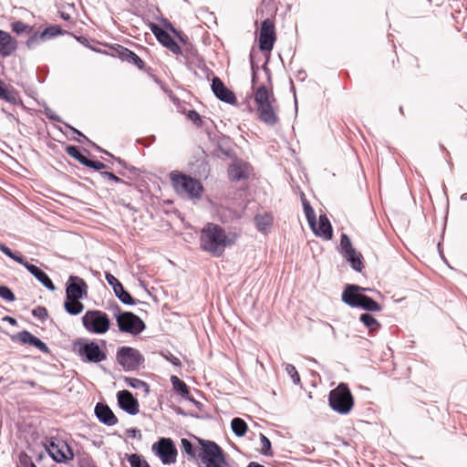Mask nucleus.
<instances>
[{"mask_svg": "<svg viewBox=\"0 0 467 467\" xmlns=\"http://www.w3.org/2000/svg\"><path fill=\"white\" fill-rule=\"evenodd\" d=\"M0 251L10 259L25 266V268L47 289L49 291L56 290V286L47 274L38 266L28 263L20 252H13L9 247L2 243H0Z\"/></svg>", "mask_w": 467, "mask_h": 467, "instance_id": "4", "label": "nucleus"}, {"mask_svg": "<svg viewBox=\"0 0 467 467\" xmlns=\"http://www.w3.org/2000/svg\"><path fill=\"white\" fill-rule=\"evenodd\" d=\"M128 461L131 467H150V465L141 458V456L133 453L127 454Z\"/></svg>", "mask_w": 467, "mask_h": 467, "instance_id": "42", "label": "nucleus"}, {"mask_svg": "<svg viewBox=\"0 0 467 467\" xmlns=\"http://www.w3.org/2000/svg\"><path fill=\"white\" fill-rule=\"evenodd\" d=\"M273 217L269 213L257 214L254 217V223L259 232H264L272 224Z\"/></svg>", "mask_w": 467, "mask_h": 467, "instance_id": "31", "label": "nucleus"}, {"mask_svg": "<svg viewBox=\"0 0 467 467\" xmlns=\"http://www.w3.org/2000/svg\"><path fill=\"white\" fill-rule=\"evenodd\" d=\"M303 208L305 212L306 218L308 222L309 226H314L316 213L310 203L306 200L302 199Z\"/></svg>", "mask_w": 467, "mask_h": 467, "instance_id": "41", "label": "nucleus"}, {"mask_svg": "<svg viewBox=\"0 0 467 467\" xmlns=\"http://www.w3.org/2000/svg\"><path fill=\"white\" fill-rule=\"evenodd\" d=\"M81 319L83 327L91 334L103 335L110 327L109 316L101 310H88Z\"/></svg>", "mask_w": 467, "mask_h": 467, "instance_id": "8", "label": "nucleus"}, {"mask_svg": "<svg viewBox=\"0 0 467 467\" xmlns=\"http://www.w3.org/2000/svg\"><path fill=\"white\" fill-rule=\"evenodd\" d=\"M0 99L14 105L21 102L18 92L13 87L6 86L2 80H0Z\"/></svg>", "mask_w": 467, "mask_h": 467, "instance_id": "24", "label": "nucleus"}, {"mask_svg": "<svg viewBox=\"0 0 467 467\" xmlns=\"http://www.w3.org/2000/svg\"><path fill=\"white\" fill-rule=\"evenodd\" d=\"M156 39L171 53L177 56H181L183 58L184 63H188L189 57L187 54V49L183 51L179 44L166 30L163 29L156 37Z\"/></svg>", "mask_w": 467, "mask_h": 467, "instance_id": "18", "label": "nucleus"}, {"mask_svg": "<svg viewBox=\"0 0 467 467\" xmlns=\"http://www.w3.org/2000/svg\"><path fill=\"white\" fill-rule=\"evenodd\" d=\"M116 162H118L121 167H123L124 169L130 171L131 173L133 174H136L137 172V168L133 167V166H130L125 161L121 160L120 158L119 157H111Z\"/></svg>", "mask_w": 467, "mask_h": 467, "instance_id": "56", "label": "nucleus"}, {"mask_svg": "<svg viewBox=\"0 0 467 467\" xmlns=\"http://www.w3.org/2000/svg\"><path fill=\"white\" fill-rule=\"evenodd\" d=\"M182 451L192 458L196 456V448L194 444L186 438L182 439Z\"/></svg>", "mask_w": 467, "mask_h": 467, "instance_id": "45", "label": "nucleus"}, {"mask_svg": "<svg viewBox=\"0 0 467 467\" xmlns=\"http://www.w3.org/2000/svg\"><path fill=\"white\" fill-rule=\"evenodd\" d=\"M88 286L84 279L77 275H69L66 283V296L68 298L83 299L88 296Z\"/></svg>", "mask_w": 467, "mask_h": 467, "instance_id": "14", "label": "nucleus"}, {"mask_svg": "<svg viewBox=\"0 0 467 467\" xmlns=\"http://www.w3.org/2000/svg\"><path fill=\"white\" fill-rule=\"evenodd\" d=\"M151 450L163 464H171L176 461L177 449L171 438H160L158 441L153 443Z\"/></svg>", "mask_w": 467, "mask_h": 467, "instance_id": "11", "label": "nucleus"}, {"mask_svg": "<svg viewBox=\"0 0 467 467\" xmlns=\"http://www.w3.org/2000/svg\"><path fill=\"white\" fill-rule=\"evenodd\" d=\"M29 37L26 42V46L28 49H35L36 47L40 45L41 42H44V38L41 36L40 31H33L29 34Z\"/></svg>", "mask_w": 467, "mask_h": 467, "instance_id": "38", "label": "nucleus"}, {"mask_svg": "<svg viewBox=\"0 0 467 467\" xmlns=\"http://www.w3.org/2000/svg\"><path fill=\"white\" fill-rule=\"evenodd\" d=\"M117 401L119 407L130 415L134 416L140 411L138 400L129 390H119L117 393Z\"/></svg>", "mask_w": 467, "mask_h": 467, "instance_id": "16", "label": "nucleus"}, {"mask_svg": "<svg viewBox=\"0 0 467 467\" xmlns=\"http://www.w3.org/2000/svg\"><path fill=\"white\" fill-rule=\"evenodd\" d=\"M0 297L7 302H13L16 300L14 292L6 285H0Z\"/></svg>", "mask_w": 467, "mask_h": 467, "instance_id": "46", "label": "nucleus"}, {"mask_svg": "<svg viewBox=\"0 0 467 467\" xmlns=\"http://www.w3.org/2000/svg\"><path fill=\"white\" fill-rule=\"evenodd\" d=\"M129 437L135 438V439H141V433L140 431L136 428H130L126 431Z\"/></svg>", "mask_w": 467, "mask_h": 467, "instance_id": "59", "label": "nucleus"}, {"mask_svg": "<svg viewBox=\"0 0 467 467\" xmlns=\"http://www.w3.org/2000/svg\"><path fill=\"white\" fill-rule=\"evenodd\" d=\"M259 437L262 443L261 453L265 456H273L270 440L263 433H260Z\"/></svg>", "mask_w": 467, "mask_h": 467, "instance_id": "43", "label": "nucleus"}, {"mask_svg": "<svg viewBox=\"0 0 467 467\" xmlns=\"http://www.w3.org/2000/svg\"><path fill=\"white\" fill-rule=\"evenodd\" d=\"M45 115L47 119H51V120H54V121H57V122H61V119L58 115H57L52 109L47 108L45 109Z\"/></svg>", "mask_w": 467, "mask_h": 467, "instance_id": "57", "label": "nucleus"}, {"mask_svg": "<svg viewBox=\"0 0 467 467\" xmlns=\"http://www.w3.org/2000/svg\"><path fill=\"white\" fill-rule=\"evenodd\" d=\"M229 176L234 182H240L242 180L247 179V172L240 166H234L229 170Z\"/></svg>", "mask_w": 467, "mask_h": 467, "instance_id": "39", "label": "nucleus"}, {"mask_svg": "<svg viewBox=\"0 0 467 467\" xmlns=\"http://www.w3.org/2000/svg\"><path fill=\"white\" fill-rule=\"evenodd\" d=\"M47 451L50 458L57 463H65L74 459V452L72 448L65 441L56 443L50 441Z\"/></svg>", "mask_w": 467, "mask_h": 467, "instance_id": "13", "label": "nucleus"}, {"mask_svg": "<svg viewBox=\"0 0 467 467\" xmlns=\"http://www.w3.org/2000/svg\"><path fill=\"white\" fill-rule=\"evenodd\" d=\"M250 65L252 74H256L257 70L259 69V66L254 63L253 54H250Z\"/></svg>", "mask_w": 467, "mask_h": 467, "instance_id": "64", "label": "nucleus"}, {"mask_svg": "<svg viewBox=\"0 0 467 467\" xmlns=\"http://www.w3.org/2000/svg\"><path fill=\"white\" fill-rule=\"evenodd\" d=\"M149 27L151 30V32L153 33V35L155 36V37H157L159 36V34L163 30V28H161L159 25H157L153 22L149 23Z\"/></svg>", "mask_w": 467, "mask_h": 467, "instance_id": "61", "label": "nucleus"}, {"mask_svg": "<svg viewBox=\"0 0 467 467\" xmlns=\"http://www.w3.org/2000/svg\"><path fill=\"white\" fill-rule=\"evenodd\" d=\"M65 151L73 159L78 161L82 165L84 164V161H86L87 157L83 155L79 149L75 145H67L65 148Z\"/></svg>", "mask_w": 467, "mask_h": 467, "instance_id": "40", "label": "nucleus"}, {"mask_svg": "<svg viewBox=\"0 0 467 467\" xmlns=\"http://www.w3.org/2000/svg\"><path fill=\"white\" fill-rule=\"evenodd\" d=\"M161 23L165 28L164 30H166V31L169 30L172 34L177 33V29L172 26V24L168 19L162 18Z\"/></svg>", "mask_w": 467, "mask_h": 467, "instance_id": "60", "label": "nucleus"}, {"mask_svg": "<svg viewBox=\"0 0 467 467\" xmlns=\"http://www.w3.org/2000/svg\"><path fill=\"white\" fill-rule=\"evenodd\" d=\"M74 350L83 362L99 363L107 358L106 351L97 342L88 338L76 340Z\"/></svg>", "mask_w": 467, "mask_h": 467, "instance_id": "7", "label": "nucleus"}, {"mask_svg": "<svg viewBox=\"0 0 467 467\" xmlns=\"http://www.w3.org/2000/svg\"><path fill=\"white\" fill-rule=\"evenodd\" d=\"M231 428L233 432L237 437H243L247 432L248 427L246 422L241 418H234L231 421Z\"/></svg>", "mask_w": 467, "mask_h": 467, "instance_id": "30", "label": "nucleus"}, {"mask_svg": "<svg viewBox=\"0 0 467 467\" xmlns=\"http://www.w3.org/2000/svg\"><path fill=\"white\" fill-rule=\"evenodd\" d=\"M18 461L21 467H30L35 464L32 458L25 451L19 453Z\"/></svg>", "mask_w": 467, "mask_h": 467, "instance_id": "51", "label": "nucleus"}, {"mask_svg": "<svg viewBox=\"0 0 467 467\" xmlns=\"http://www.w3.org/2000/svg\"><path fill=\"white\" fill-rule=\"evenodd\" d=\"M83 165L86 167H88L90 169H93L95 171H102V170H105L107 168V165L104 164L103 162H101L99 161H92L88 158L86 159V161H84Z\"/></svg>", "mask_w": 467, "mask_h": 467, "instance_id": "49", "label": "nucleus"}, {"mask_svg": "<svg viewBox=\"0 0 467 467\" xmlns=\"http://www.w3.org/2000/svg\"><path fill=\"white\" fill-rule=\"evenodd\" d=\"M276 40L275 23L270 18L262 21L258 45L261 51L271 52Z\"/></svg>", "mask_w": 467, "mask_h": 467, "instance_id": "12", "label": "nucleus"}, {"mask_svg": "<svg viewBox=\"0 0 467 467\" xmlns=\"http://www.w3.org/2000/svg\"><path fill=\"white\" fill-rule=\"evenodd\" d=\"M81 299L68 298L66 296L64 301V308L66 312L71 316H78L84 310V305L80 302Z\"/></svg>", "mask_w": 467, "mask_h": 467, "instance_id": "25", "label": "nucleus"}, {"mask_svg": "<svg viewBox=\"0 0 467 467\" xmlns=\"http://www.w3.org/2000/svg\"><path fill=\"white\" fill-rule=\"evenodd\" d=\"M187 117H188L189 119H191L197 126H201L202 125L201 116H200V114L196 110H194V109L189 110L188 113H187Z\"/></svg>", "mask_w": 467, "mask_h": 467, "instance_id": "55", "label": "nucleus"}, {"mask_svg": "<svg viewBox=\"0 0 467 467\" xmlns=\"http://www.w3.org/2000/svg\"><path fill=\"white\" fill-rule=\"evenodd\" d=\"M171 382L172 384L173 389L182 398H185L190 393L186 383L180 379L177 376H171Z\"/></svg>", "mask_w": 467, "mask_h": 467, "instance_id": "32", "label": "nucleus"}, {"mask_svg": "<svg viewBox=\"0 0 467 467\" xmlns=\"http://www.w3.org/2000/svg\"><path fill=\"white\" fill-rule=\"evenodd\" d=\"M99 176L102 177L103 179H107L112 182H115V183H124V184H127L126 182H124L122 179H120L119 177L116 176L114 173L110 172V171H100L99 172Z\"/></svg>", "mask_w": 467, "mask_h": 467, "instance_id": "52", "label": "nucleus"}, {"mask_svg": "<svg viewBox=\"0 0 467 467\" xmlns=\"http://www.w3.org/2000/svg\"><path fill=\"white\" fill-rule=\"evenodd\" d=\"M111 48L114 52V57H119L122 61L133 64L139 69L144 68L145 63L135 52L119 44H116Z\"/></svg>", "mask_w": 467, "mask_h": 467, "instance_id": "19", "label": "nucleus"}, {"mask_svg": "<svg viewBox=\"0 0 467 467\" xmlns=\"http://www.w3.org/2000/svg\"><path fill=\"white\" fill-rule=\"evenodd\" d=\"M212 91L214 96L223 102L230 105H235L236 97L233 91L226 88L224 83L218 77H213L211 84Z\"/></svg>", "mask_w": 467, "mask_h": 467, "instance_id": "17", "label": "nucleus"}, {"mask_svg": "<svg viewBox=\"0 0 467 467\" xmlns=\"http://www.w3.org/2000/svg\"><path fill=\"white\" fill-rule=\"evenodd\" d=\"M343 256L349 263L353 270L361 272L364 268L363 256L359 252L354 251V254L348 253Z\"/></svg>", "mask_w": 467, "mask_h": 467, "instance_id": "27", "label": "nucleus"}, {"mask_svg": "<svg viewBox=\"0 0 467 467\" xmlns=\"http://www.w3.org/2000/svg\"><path fill=\"white\" fill-rule=\"evenodd\" d=\"M284 367L285 372L291 378L293 383L295 385H298L300 383V377L296 367L289 363H284Z\"/></svg>", "mask_w": 467, "mask_h": 467, "instance_id": "44", "label": "nucleus"}, {"mask_svg": "<svg viewBox=\"0 0 467 467\" xmlns=\"http://www.w3.org/2000/svg\"><path fill=\"white\" fill-rule=\"evenodd\" d=\"M16 48V40L8 32L0 29V56L3 57H9Z\"/></svg>", "mask_w": 467, "mask_h": 467, "instance_id": "23", "label": "nucleus"}, {"mask_svg": "<svg viewBox=\"0 0 467 467\" xmlns=\"http://www.w3.org/2000/svg\"><path fill=\"white\" fill-rule=\"evenodd\" d=\"M328 403L331 409L342 415L348 414L354 406V398L346 383H339L330 390Z\"/></svg>", "mask_w": 467, "mask_h": 467, "instance_id": "5", "label": "nucleus"}, {"mask_svg": "<svg viewBox=\"0 0 467 467\" xmlns=\"http://www.w3.org/2000/svg\"><path fill=\"white\" fill-rule=\"evenodd\" d=\"M184 399L191 401L198 410H202L203 404L196 400L193 397H192L190 393Z\"/></svg>", "mask_w": 467, "mask_h": 467, "instance_id": "62", "label": "nucleus"}, {"mask_svg": "<svg viewBox=\"0 0 467 467\" xmlns=\"http://www.w3.org/2000/svg\"><path fill=\"white\" fill-rule=\"evenodd\" d=\"M161 355L166 360L170 361L173 366H175V367L182 366L181 360L177 357L172 355L171 352H169V351H167L165 353L162 352Z\"/></svg>", "mask_w": 467, "mask_h": 467, "instance_id": "54", "label": "nucleus"}, {"mask_svg": "<svg viewBox=\"0 0 467 467\" xmlns=\"http://www.w3.org/2000/svg\"><path fill=\"white\" fill-rule=\"evenodd\" d=\"M117 326L121 333L138 336L146 329L144 321L136 314L126 311L120 317H118Z\"/></svg>", "mask_w": 467, "mask_h": 467, "instance_id": "10", "label": "nucleus"}, {"mask_svg": "<svg viewBox=\"0 0 467 467\" xmlns=\"http://www.w3.org/2000/svg\"><path fill=\"white\" fill-rule=\"evenodd\" d=\"M115 296L124 305L127 306H134L138 302L129 291H127L123 285L118 286L116 290L113 291Z\"/></svg>", "mask_w": 467, "mask_h": 467, "instance_id": "28", "label": "nucleus"}, {"mask_svg": "<svg viewBox=\"0 0 467 467\" xmlns=\"http://www.w3.org/2000/svg\"><path fill=\"white\" fill-rule=\"evenodd\" d=\"M11 29L14 33L20 36L22 34H31L34 31V26L25 24L20 20L11 23Z\"/></svg>", "mask_w": 467, "mask_h": 467, "instance_id": "33", "label": "nucleus"}, {"mask_svg": "<svg viewBox=\"0 0 467 467\" xmlns=\"http://www.w3.org/2000/svg\"><path fill=\"white\" fill-rule=\"evenodd\" d=\"M11 340L22 345L34 347L44 354H48L50 352L49 348L45 342L27 330H23L11 336Z\"/></svg>", "mask_w": 467, "mask_h": 467, "instance_id": "15", "label": "nucleus"}, {"mask_svg": "<svg viewBox=\"0 0 467 467\" xmlns=\"http://www.w3.org/2000/svg\"><path fill=\"white\" fill-rule=\"evenodd\" d=\"M64 32L60 26L58 25H51L46 27L43 31H41V36L44 40L51 39L55 36L63 35Z\"/></svg>", "mask_w": 467, "mask_h": 467, "instance_id": "34", "label": "nucleus"}, {"mask_svg": "<svg viewBox=\"0 0 467 467\" xmlns=\"http://www.w3.org/2000/svg\"><path fill=\"white\" fill-rule=\"evenodd\" d=\"M105 278L108 284L112 287L113 291L116 290L118 286H120L122 284L112 274L106 272Z\"/></svg>", "mask_w": 467, "mask_h": 467, "instance_id": "53", "label": "nucleus"}, {"mask_svg": "<svg viewBox=\"0 0 467 467\" xmlns=\"http://www.w3.org/2000/svg\"><path fill=\"white\" fill-rule=\"evenodd\" d=\"M31 314L34 317H36L41 321H45L48 317L47 308L45 306H38L35 307L34 309H32Z\"/></svg>", "mask_w": 467, "mask_h": 467, "instance_id": "47", "label": "nucleus"}, {"mask_svg": "<svg viewBox=\"0 0 467 467\" xmlns=\"http://www.w3.org/2000/svg\"><path fill=\"white\" fill-rule=\"evenodd\" d=\"M364 292L365 287L354 284L347 285L342 293V301L351 307H358L357 303H359Z\"/></svg>", "mask_w": 467, "mask_h": 467, "instance_id": "20", "label": "nucleus"}, {"mask_svg": "<svg viewBox=\"0 0 467 467\" xmlns=\"http://www.w3.org/2000/svg\"><path fill=\"white\" fill-rule=\"evenodd\" d=\"M216 149L224 156H230V148L228 147L230 139L225 136H216Z\"/></svg>", "mask_w": 467, "mask_h": 467, "instance_id": "37", "label": "nucleus"}, {"mask_svg": "<svg viewBox=\"0 0 467 467\" xmlns=\"http://www.w3.org/2000/svg\"><path fill=\"white\" fill-rule=\"evenodd\" d=\"M106 309L112 313L116 321L118 320L119 316H122L125 311L121 310L120 306L115 302H109Z\"/></svg>", "mask_w": 467, "mask_h": 467, "instance_id": "50", "label": "nucleus"}, {"mask_svg": "<svg viewBox=\"0 0 467 467\" xmlns=\"http://www.w3.org/2000/svg\"><path fill=\"white\" fill-rule=\"evenodd\" d=\"M174 36L179 40L180 43L186 46L188 45V36L177 29V33H173Z\"/></svg>", "mask_w": 467, "mask_h": 467, "instance_id": "58", "label": "nucleus"}, {"mask_svg": "<svg viewBox=\"0 0 467 467\" xmlns=\"http://www.w3.org/2000/svg\"><path fill=\"white\" fill-rule=\"evenodd\" d=\"M229 245L225 231L222 226L207 223L200 234V247L214 257H220Z\"/></svg>", "mask_w": 467, "mask_h": 467, "instance_id": "1", "label": "nucleus"}, {"mask_svg": "<svg viewBox=\"0 0 467 467\" xmlns=\"http://www.w3.org/2000/svg\"><path fill=\"white\" fill-rule=\"evenodd\" d=\"M170 177L178 193L186 194L191 199L201 198L203 187L200 181L179 171L171 172Z\"/></svg>", "mask_w": 467, "mask_h": 467, "instance_id": "6", "label": "nucleus"}, {"mask_svg": "<svg viewBox=\"0 0 467 467\" xmlns=\"http://www.w3.org/2000/svg\"><path fill=\"white\" fill-rule=\"evenodd\" d=\"M359 320L364 326L369 330V333L373 334L380 328L379 322L369 313L361 314Z\"/></svg>", "mask_w": 467, "mask_h": 467, "instance_id": "29", "label": "nucleus"}, {"mask_svg": "<svg viewBox=\"0 0 467 467\" xmlns=\"http://www.w3.org/2000/svg\"><path fill=\"white\" fill-rule=\"evenodd\" d=\"M65 126H66V128L69 129L74 134H76L78 136V138L73 139L74 140H76L79 143H83L84 141H86L87 143H92V141L88 138H87L81 131H79L76 128L72 127L71 125H69L67 123H65Z\"/></svg>", "mask_w": 467, "mask_h": 467, "instance_id": "48", "label": "nucleus"}, {"mask_svg": "<svg viewBox=\"0 0 467 467\" xmlns=\"http://www.w3.org/2000/svg\"><path fill=\"white\" fill-rule=\"evenodd\" d=\"M124 382L126 383L127 386H129L132 389H144V391L146 393L149 392V385L141 379H139L136 378L125 377Z\"/></svg>", "mask_w": 467, "mask_h": 467, "instance_id": "35", "label": "nucleus"}, {"mask_svg": "<svg viewBox=\"0 0 467 467\" xmlns=\"http://www.w3.org/2000/svg\"><path fill=\"white\" fill-rule=\"evenodd\" d=\"M198 441L202 447L199 457L205 467H237L226 461L223 450L215 441L203 439Z\"/></svg>", "mask_w": 467, "mask_h": 467, "instance_id": "3", "label": "nucleus"}, {"mask_svg": "<svg viewBox=\"0 0 467 467\" xmlns=\"http://www.w3.org/2000/svg\"><path fill=\"white\" fill-rule=\"evenodd\" d=\"M340 253L345 255L348 253H353L356 249L353 247L350 238L348 234H342L340 236Z\"/></svg>", "mask_w": 467, "mask_h": 467, "instance_id": "36", "label": "nucleus"}, {"mask_svg": "<svg viewBox=\"0 0 467 467\" xmlns=\"http://www.w3.org/2000/svg\"><path fill=\"white\" fill-rule=\"evenodd\" d=\"M94 412L99 421L106 426H114L118 423V418L106 403L98 402Z\"/></svg>", "mask_w": 467, "mask_h": 467, "instance_id": "21", "label": "nucleus"}, {"mask_svg": "<svg viewBox=\"0 0 467 467\" xmlns=\"http://www.w3.org/2000/svg\"><path fill=\"white\" fill-rule=\"evenodd\" d=\"M262 69L264 70V72L265 73V76H266V78H267V82L271 85V71L270 69L267 67V60L265 61V63L262 66Z\"/></svg>", "mask_w": 467, "mask_h": 467, "instance_id": "63", "label": "nucleus"}, {"mask_svg": "<svg viewBox=\"0 0 467 467\" xmlns=\"http://www.w3.org/2000/svg\"><path fill=\"white\" fill-rule=\"evenodd\" d=\"M312 231L317 236L322 237L326 240H330L333 237V228L326 214H320L318 223L317 217L315 218L314 226H310Z\"/></svg>", "mask_w": 467, "mask_h": 467, "instance_id": "22", "label": "nucleus"}, {"mask_svg": "<svg viewBox=\"0 0 467 467\" xmlns=\"http://www.w3.org/2000/svg\"><path fill=\"white\" fill-rule=\"evenodd\" d=\"M254 99L257 108L258 119L268 126L275 125L279 118L273 105L275 102V99L272 87L268 89L265 84H261L255 88Z\"/></svg>", "mask_w": 467, "mask_h": 467, "instance_id": "2", "label": "nucleus"}, {"mask_svg": "<svg viewBox=\"0 0 467 467\" xmlns=\"http://www.w3.org/2000/svg\"><path fill=\"white\" fill-rule=\"evenodd\" d=\"M357 305L358 308L364 309L368 312H379L382 310L381 305L365 294H363L359 303H357Z\"/></svg>", "mask_w": 467, "mask_h": 467, "instance_id": "26", "label": "nucleus"}, {"mask_svg": "<svg viewBox=\"0 0 467 467\" xmlns=\"http://www.w3.org/2000/svg\"><path fill=\"white\" fill-rule=\"evenodd\" d=\"M116 359L125 371L136 370L145 361L143 355L138 349L129 346L118 348Z\"/></svg>", "mask_w": 467, "mask_h": 467, "instance_id": "9", "label": "nucleus"}]
</instances>
